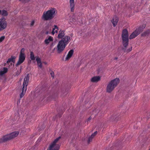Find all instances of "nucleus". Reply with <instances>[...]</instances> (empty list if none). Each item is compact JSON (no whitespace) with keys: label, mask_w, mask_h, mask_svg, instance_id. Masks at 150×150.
<instances>
[{"label":"nucleus","mask_w":150,"mask_h":150,"mask_svg":"<svg viewBox=\"0 0 150 150\" xmlns=\"http://www.w3.org/2000/svg\"><path fill=\"white\" fill-rule=\"evenodd\" d=\"M16 57L15 56H12L11 57L8 59L7 61V63H8L11 62H12L13 63L15 62V59Z\"/></svg>","instance_id":"a211bd4d"},{"label":"nucleus","mask_w":150,"mask_h":150,"mask_svg":"<svg viewBox=\"0 0 150 150\" xmlns=\"http://www.w3.org/2000/svg\"><path fill=\"white\" fill-rule=\"evenodd\" d=\"M25 49L24 48H22L21 51L20 55L19 57L18 60L16 64V66H18L24 61L25 58V56L24 53Z\"/></svg>","instance_id":"423d86ee"},{"label":"nucleus","mask_w":150,"mask_h":150,"mask_svg":"<svg viewBox=\"0 0 150 150\" xmlns=\"http://www.w3.org/2000/svg\"><path fill=\"white\" fill-rule=\"evenodd\" d=\"M30 58L31 60H33L35 59V57L34 56V53L33 52H31L30 54Z\"/></svg>","instance_id":"4be33fe9"},{"label":"nucleus","mask_w":150,"mask_h":150,"mask_svg":"<svg viewBox=\"0 0 150 150\" xmlns=\"http://www.w3.org/2000/svg\"><path fill=\"white\" fill-rule=\"evenodd\" d=\"M36 61L38 67L41 68L42 67V65L40 59L38 57H37L36 59Z\"/></svg>","instance_id":"f3484780"},{"label":"nucleus","mask_w":150,"mask_h":150,"mask_svg":"<svg viewBox=\"0 0 150 150\" xmlns=\"http://www.w3.org/2000/svg\"><path fill=\"white\" fill-rule=\"evenodd\" d=\"M69 4L71 12H73L74 10L75 4L74 0H69Z\"/></svg>","instance_id":"9b49d317"},{"label":"nucleus","mask_w":150,"mask_h":150,"mask_svg":"<svg viewBox=\"0 0 150 150\" xmlns=\"http://www.w3.org/2000/svg\"><path fill=\"white\" fill-rule=\"evenodd\" d=\"M5 39L4 36H2L0 37V42H2Z\"/></svg>","instance_id":"7c9ffc66"},{"label":"nucleus","mask_w":150,"mask_h":150,"mask_svg":"<svg viewBox=\"0 0 150 150\" xmlns=\"http://www.w3.org/2000/svg\"><path fill=\"white\" fill-rule=\"evenodd\" d=\"M25 91H25V89H23V88H22V92L20 95V98H22L23 96Z\"/></svg>","instance_id":"5701e85b"},{"label":"nucleus","mask_w":150,"mask_h":150,"mask_svg":"<svg viewBox=\"0 0 150 150\" xmlns=\"http://www.w3.org/2000/svg\"><path fill=\"white\" fill-rule=\"evenodd\" d=\"M0 14H1L3 16H6L8 15V13L7 11L5 10H4L2 11L0 10Z\"/></svg>","instance_id":"412c9836"},{"label":"nucleus","mask_w":150,"mask_h":150,"mask_svg":"<svg viewBox=\"0 0 150 150\" xmlns=\"http://www.w3.org/2000/svg\"><path fill=\"white\" fill-rule=\"evenodd\" d=\"M75 21V20L73 18H72L70 19L69 20V21L71 22H74Z\"/></svg>","instance_id":"2f4dec72"},{"label":"nucleus","mask_w":150,"mask_h":150,"mask_svg":"<svg viewBox=\"0 0 150 150\" xmlns=\"http://www.w3.org/2000/svg\"><path fill=\"white\" fill-rule=\"evenodd\" d=\"M97 133V132H95L93 134L91 135L90 137L88 138V143H89L92 141V139L96 134Z\"/></svg>","instance_id":"6ab92c4d"},{"label":"nucleus","mask_w":150,"mask_h":150,"mask_svg":"<svg viewBox=\"0 0 150 150\" xmlns=\"http://www.w3.org/2000/svg\"><path fill=\"white\" fill-rule=\"evenodd\" d=\"M132 50V48L131 47L130 48H129V50L127 51V52H129L130 51Z\"/></svg>","instance_id":"f704fd0d"},{"label":"nucleus","mask_w":150,"mask_h":150,"mask_svg":"<svg viewBox=\"0 0 150 150\" xmlns=\"http://www.w3.org/2000/svg\"><path fill=\"white\" fill-rule=\"evenodd\" d=\"M5 136L3 137L2 138L0 139V143L8 140V139H5Z\"/></svg>","instance_id":"b1692460"},{"label":"nucleus","mask_w":150,"mask_h":150,"mask_svg":"<svg viewBox=\"0 0 150 150\" xmlns=\"http://www.w3.org/2000/svg\"><path fill=\"white\" fill-rule=\"evenodd\" d=\"M100 77L99 76H96L93 77L91 79V81L93 82H96L100 80Z\"/></svg>","instance_id":"2eb2a0df"},{"label":"nucleus","mask_w":150,"mask_h":150,"mask_svg":"<svg viewBox=\"0 0 150 150\" xmlns=\"http://www.w3.org/2000/svg\"><path fill=\"white\" fill-rule=\"evenodd\" d=\"M60 147V145H59L57 144V150H58L59 149Z\"/></svg>","instance_id":"72a5a7b5"},{"label":"nucleus","mask_w":150,"mask_h":150,"mask_svg":"<svg viewBox=\"0 0 150 150\" xmlns=\"http://www.w3.org/2000/svg\"><path fill=\"white\" fill-rule=\"evenodd\" d=\"M22 69V67L21 66L20 67V70L19 71H17L16 72V76H17L20 74V73L21 72Z\"/></svg>","instance_id":"393cba45"},{"label":"nucleus","mask_w":150,"mask_h":150,"mask_svg":"<svg viewBox=\"0 0 150 150\" xmlns=\"http://www.w3.org/2000/svg\"><path fill=\"white\" fill-rule=\"evenodd\" d=\"M119 82V79L117 78L111 80L107 85L106 89L107 92L108 93L112 92L117 86Z\"/></svg>","instance_id":"7ed1b4c3"},{"label":"nucleus","mask_w":150,"mask_h":150,"mask_svg":"<svg viewBox=\"0 0 150 150\" xmlns=\"http://www.w3.org/2000/svg\"><path fill=\"white\" fill-rule=\"evenodd\" d=\"M129 36L127 30L124 29L123 30L122 37L124 46L126 47L128 45Z\"/></svg>","instance_id":"39448f33"},{"label":"nucleus","mask_w":150,"mask_h":150,"mask_svg":"<svg viewBox=\"0 0 150 150\" xmlns=\"http://www.w3.org/2000/svg\"><path fill=\"white\" fill-rule=\"evenodd\" d=\"M29 80V76L28 75L25 76L23 83V88L25 89V91L27 89V86L28 85V83Z\"/></svg>","instance_id":"1a4fd4ad"},{"label":"nucleus","mask_w":150,"mask_h":150,"mask_svg":"<svg viewBox=\"0 0 150 150\" xmlns=\"http://www.w3.org/2000/svg\"><path fill=\"white\" fill-rule=\"evenodd\" d=\"M7 23L4 18H0V31L6 28Z\"/></svg>","instance_id":"0eeeda50"},{"label":"nucleus","mask_w":150,"mask_h":150,"mask_svg":"<svg viewBox=\"0 0 150 150\" xmlns=\"http://www.w3.org/2000/svg\"><path fill=\"white\" fill-rule=\"evenodd\" d=\"M57 29H58V28H57Z\"/></svg>","instance_id":"e433bc0d"},{"label":"nucleus","mask_w":150,"mask_h":150,"mask_svg":"<svg viewBox=\"0 0 150 150\" xmlns=\"http://www.w3.org/2000/svg\"><path fill=\"white\" fill-rule=\"evenodd\" d=\"M20 1L23 3H26L29 2L30 0H19Z\"/></svg>","instance_id":"c756f323"},{"label":"nucleus","mask_w":150,"mask_h":150,"mask_svg":"<svg viewBox=\"0 0 150 150\" xmlns=\"http://www.w3.org/2000/svg\"><path fill=\"white\" fill-rule=\"evenodd\" d=\"M53 41V38L50 36L48 37V38L45 39L44 42L46 45L48 44L50 42Z\"/></svg>","instance_id":"dca6fc26"},{"label":"nucleus","mask_w":150,"mask_h":150,"mask_svg":"<svg viewBox=\"0 0 150 150\" xmlns=\"http://www.w3.org/2000/svg\"><path fill=\"white\" fill-rule=\"evenodd\" d=\"M99 110H98V109L94 110L93 111L92 114H94L95 115H96L99 112Z\"/></svg>","instance_id":"a878e982"},{"label":"nucleus","mask_w":150,"mask_h":150,"mask_svg":"<svg viewBox=\"0 0 150 150\" xmlns=\"http://www.w3.org/2000/svg\"><path fill=\"white\" fill-rule=\"evenodd\" d=\"M49 150H56V139L50 144L49 147Z\"/></svg>","instance_id":"9d476101"},{"label":"nucleus","mask_w":150,"mask_h":150,"mask_svg":"<svg viewBox=\"0 0 150 150\" xmlns=\"http://www.w3.org/2000/svg\"><path fill=\"white\" fill-rule=\"evenodd\" d=\"M49 72L52 77L53 78H54V72L53 71H52L50 69L49 70Z\"/></svg>","instance_id":"cd10ccee"},{"label":"nucleus","mask_w":150,"mask_h":150,"mask_svg":"<svg viewBox=\"0 0 150 150\" xmlns=\"http://www.w3.org/2000/svg\"><path fill=\"white\" fill-rule=\"evenodd\" d=\"M8 69L6 67H4L3 70L0 71V76H2L4 74L6 73L8 71Z\"/></svg>","instance_id":"aec40b11"},{"label":"nucleus","mask_w":150,"mask_h":150,"mask_svg":"<svg viewBox=\"0 0 150 150\" xmlns=\"http://www.w3.org/2000/svg\"><path fill=\"white\" fill-rule=\"evenodd\" d=\"M60 137H58V138H57V141L60 139Z\"/></svg>","instance_id":"c9c22d12"},{"label":"nucleus","mask_w":150,"mask_h":150,"mask_svg":"<svg viewBox=\"0 0 150 150\" xmlns=\"http://www.w3.org/2000/svg\"><path fill=\"white\" fill-rule=\"evenodd\" d=\"M74 53V51L73 50H71L69 52L66 57L65 60H67L70 59L73 55Z\"/></svg>","instance_id":"4468645a"},{"label":"nucleus","mask_w":150,"mask_h":150,"mask_svg":"<svg viewBox=\"0 0 150 150\" xmlns=\"http://www.w3.org/2000/svg\"><path fill=\"white\" fill-rule=\"evenodd\" d=\"M35 23V21H33L30 23V25L32 26Z\"/></svg>","instance_id":"473e14b6"},{"label":"nucleus","mask_w":150,"mask_h":150,"mask_svg":"<svg viewBox=\"0 0 150 150\" xmlns=\"http://www.w3.org/2000/svg\"><path fill=\"white\" fill-rule=\"evenodd\" d=\"M146 27L145 24L142 25V26L138 28L134 31L130 35L129 38L132 39L135 38Z\"/></svg>","instance_id":"20e7f679"},{"label":"nucleus","mask_w":150,"mask_h":150,"mask_svg":"<svg viewBox=\"0 0 150 150\" xmlns=\"http://www.w3.org/2000/svg\"><path fill=\"white\" fill-rule=\"evenodd\" d=\"M19 134V132L16 131L5 136V139L8 140L13 139L17 137Z\"/></svg>","instance_id":"6e6552de"},{"label":"nucleus","mask_w":150,"mask_h":150,"mask_svg":"<svg viewBox=\"0 0 150 150\" xmlns=\"http://www.w3.org/2000/svg\"><path fill=\"white\" fill-rule=\"evenodd\" d=\"M70 37L67 36L62 38L59 42L57 46V52L60 53L64 50L66 45L68 44L70 40Z\"/></svg>","instance_id":"f257e3e1"},{"label":"nucleus","mask_w":150,"mask_h":150,"mask_svg":"<svg viewBox=\"0 0 150 150\" xmlns=\"http://www.w3.org/2000/svg\"><path fill=\"white\" fill-rule=\"evenodd\" d=\"M149 150H150V149Z\"/></svg>","instance_id":"4c0bfd02"},{"label":"nucleus","mask_w":150,"mask_h":150,"mask_svg":"<svg viewBox=\"0 0 150 150\" xmlns=\"http://www.w3.org/2000/svg\"><path fill=\"white\" fill-rule=\"evenodd\" d=\"M65 33L64 32V30H61L59 31V34L58 35V38L59 39L62 38V39L64 38L65 37L67 36H64Z\"/></svg>","instance_id":"ddd939ff"},{"label":"nucleus","mask_w":150,"mask_h":150,"mask_svg":"<svg viewBox=\"0 0 150 150\" xmlns=\"http://www.w3.org/2000/svg\"><path fill=\"white\" fill-rule=\"evenodd\" d=\"M150 33V30H149L146 31L145 32H144V33L142 34V35H146L147 34H149Z\"/></svg>","instance_id":"c85d7f7f"},{"label":"nucleus","mask_w":150,"mask_h":150,"mask_svg":"<svg viewBox=\"0 0 150 150\" xmlns=\"http://www.w3.org/2000/svg\"><path fill=\"white\" fill-rule=\"evenodd\" d=\"M56 29V25H54V28H53L52 30V35H54L55 33H56V30H55L54 31V30Z\"/></svg>","instance_id":"bb28decb"},{"label":"nucleus","mask_w":150,"mask_h":150,"mask_svg":"<svg viewBox=\"0 0 150 150\" xmlns=\"http://www.w3.org/2000/svg\"><path fill=\"white\" fill-rule=\"evenodd\" d=\"M55 11L53 8H52L50 10H48L46 12L43 13L42 16V18L44 20L47 21L52 19L54 16Z\"/></svg>","instance_id":"f03ea898"},{"label":"nucleus","mask_w":150,"mask_h":150,"mask_svg":"<svg viewBox=\"0 0 150 150\" xmlns=\"http://www.w3.org/2000/svg\"><path fill=\"white\" fill-rule=\"evenodd\" d=\"M118 21V18L116 16H114L113 17L111 21V22L113 24L114 27H115L117 25Z\"/></svg>","instance_id":"f8f14e48"}]
</instances>
